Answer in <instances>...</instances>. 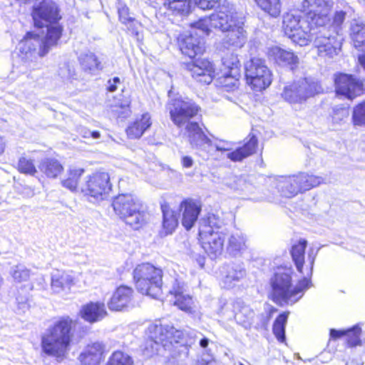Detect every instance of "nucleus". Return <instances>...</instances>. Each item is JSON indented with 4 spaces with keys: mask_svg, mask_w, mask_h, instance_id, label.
I'll list each match as a JSON object with an SVG mask.
<instances>
[{
    "mask_svg": "<svg viewBox=\"0 0 365 365\" xmlns=\"http://www.w3.org/2000/svg\"><path fill=\"white\" fill-rule=\"evenodd\" d=\"M284 31L288 38L301 46L314 39L320 56L333 58L338 54L335 38L330 34L326 24H286Z\"/></svg>",
    "mask_w": 365,
    "mask_h": 365,
    "instance_id": "nucleus-2",
    "label": "nucleus"
},
{
    "mask_svg": "<svg viewBox=\"0 0 365 365\" xmlns=\"http://www.w3.org/2000/svg\"><path fill=\"white\" fill-rule=\"evenodd\" d=\"M245 76L247 83L259 91L267 88L272 81L271 71L261 58H252L246 63Z\"/></svg>",
    "mask_w": 365,
    "mask_h": 365,
    "instance_id": "nucleus-12",
    "label": "nucleus"
},
{
    "mask_svg": "<svg viewBox=\"0 0 365 365\" xmlns=\"http://www.w3.org/2000/svg\"><path fill=\"white\" fill-rule=\"evenodd\" d=\"M112 206L115 214L134 229H138L145 222L143 205L131 194L118 195L113 199Z\"/></svg>",
    "mask_w": 365,
    "mask_h": 365,
    "instance_id": "nucleus-7",
    "label": "nucleus"
},
{
    "mask_svg": "<svg viewBox=\"0 0 365 365\" xmlns=\"http://www.w3.org/2000/svg\"><path fill=\"white\" fill-rule=\"evenodd\" d=\"M60 75L63 78L66 79H73L76 76L75 71H71L68 66H65L63 68H61Z\"/></svg>",
    "mask_w": 365,
    "mask_h": 365,
    "instance_id": "nucleus-58",
    "label": "nucleus"
},
{
    "mask_svg": "<svg viewBox=\"0 0 365 365\" xmlns=\"http://www.w3.org/2000/svg\"><path fill=\"white\" fill-rule=\"evenodd\" d=\"M268 56L277 64L290 66L292 68L299 63V58L293 52L282 49L278 46L270 48Z\"/></svg>",
    "mask_w": 365,
    "mask_h": 365,
    "instance_id": "nucleus-30",
    "label": "nucleus"
},
{
    "mask_svg": "<svg viewBox=\"0 0 365 365\" xmlns=\"http://www.w3.org/2000/svg\"><path fill=\"white\" fill-rule=\"evenodd\" d=\"M322 91L321 86L314 78H300L284 86L282 97L290 103H302Z\"/></svg>",
    "mask_w": 365,
    "mask_h": 365,
    "instance_id": "nucleus-9",
    "label": "nucleus"
},
{
    "mask_svg": "<svg viewBox=\"0 0 365 365\" xmlns=\"http://www.w3.org/2000/svg\"><path fill=\"white\" fill-rule=\"evenodd\" d=\"M74 284L73 276L67 272L56 269L51 274V287L56 293L70 289Z\"/></svg>",
    "mask_w": 365,
    "mask_h": 365,
    "instance_id": "nucleus-29",
    "label": "nucleus"
},
{
    "mask_svg": "<svg viewBox=\"0 0 365 365\" xmlns=\"http://www.w3.org/2000/svg\"><path fill=\"white\" fill-rule=\"evenodd\" d=\"M104 348V344L98 341L88 345L79 356L81 365H99L103 359Z\"/></svg>",
    "mask_w": 365,
    "mask_h": 365,
    "instance_id": "nucleus-27",
    "label": "nucleus"
},
{
    "mask_svg": "<svg viewBox=\"0 0 365 365\" xmlns=\"http://www.w3.org/2000/svg\"><path fill=\"white\" fill-rule=\"evenodd\" d=\"M304 192L317 187L324 182V178L321 176L310 175L307 173H299Z\"/></svg>",
    "mask_w": 365,
    "mask_h": 365,
    "instance_id": "nucleus-42",
    "label": "nucleus"
},
{
    "mask_svg": "<svg viewBox=\"0 0 365 365\" xmlns=\"http://www.w3.org/2000/svg\"><path fill=\"white\" fill-rule=\"evenodd\" d=\"M334 83L336 94L344 96L349 99L359 96L364 92L363 82L354 78L352 75L346 73L336 74Z\"/></svg>",
    "mask_w": 365,
    "mask_h": 365,
    "instance_id": "nucleus-15",
    "label": "nucleus"
},
{
    "mask_svg": "<svg viewBox=\"0 0 365 365\" xmlns=\"http://www.w3.org/2000/svg\"><path fill=\"white\" fill-rule=\"evenodd\" d=\"M333 0H304L302 9L289 11L284 16L282 23H324L329 21V13Z\"/></svg>",
    "mask_w": 365,
    "mask_h": 365,
    "instance_id": "nucleus-5",
    "label": "nucleus"
},
{
    "mask_svg": "<svg viewBox=\"0 0 365 365\" xmlns=\"http://www.w3.org/2000/svg\"><path fill=\"white\" fill-rule=\"evenodd\" d=\"M18 169L21 173L30 175H34L37 172L33 160L25 157H21L19 159Z\"/></svg>",
    "mask_w": 365,
    "mask_h": 365,
    "instance_id": "nucleus-48",
    "label": "nucleus"
},
{
    "mask_svg": "<svg viewBox=\"0 0 365 365\" xmlns=\"http://www.w3.org/2000/svg\"><path fill=\"white\" fill-rule=\"evenodd\" d=\"M222 63L233 74L237 72L240 61L236 55L231 54L230 56L222 57Z\"/></svg>",
    "mask_w": 365,
    "mask_h": 365,
    "instance_id": "nucleus-50",
    "label": "nucleus"
},
{
    "mask_svg": "<svg viewBox=\"0 0 365 365\" xmlns=\"http://www.w3.org/2000/svg\"><path fill=\"white\" fill-rule=\"evenodd\" d=\"M223 225V220L217 215L209 213L207 217L200 220L199 228L202 227H209L212 232H217L218 229Z\"/></svg>",
    "mask_w": 365,
    "mask_h": 365,
    "instance_id": "nucleus-43",
    "label": "nucleus"
},
{
    "mask_svg": "<svg viewBox=\"0 0 365 365\" xmlns=\"http://www.w3.org/2000/svg\"><path fill=\"white\" fill-rule=\"evenodd\" d=\"M111 187L109 174L106 172H96L87 177L81 190L89 201L95 202L106 199Z\"/></svg>",
    "mask_w": 365,
    "mask_h": 365,
    "instance_id": "nucleus-11",
    "label": "nucleus"
},
{
    "mask_svg": "<svg viewBox=\"0 0 365 365\" xmlns=\"http://www.w3.org/2000/svg\"><path fill=\"white\" fill-rule=\"evenodd\" d=\"M189 142L197 153L204 160H207V153L212 150L211 140L204 133L197 123L187 124L185 128Z\"/></svg>",
    "mask_w": 365,
    "mask_h": 365,
    "instance_id": "nucleus-16",
    "label": "nucleus"
},
{
    "mask_svg": "<svg viewBox=\"0 0 365 365\" xmlns=\"http://www.w3.org/2000/svg\"><path fill=\"white\" fill-rule=\"evenodd\" d=\"M137 289L143 294L153 299L162 295L163 271L150 263H142L135 267L133 272Z\"/></svg>",
    "mask_w": 365,
    "mask_h": 365,
    "instance_id": "nucleus-6",
    "label": "nucleus"
},
{
    "mask_svg": "<svg viewBox=\"0 0 365 365\" xmlns=\"http://www.w3.org/2000/svg\"><path fill=\"white\" fill-rule=\"evenodd\" d=\"M182 164L186 168H191L193 165V160L190 156H183L182 158Z\"/></svg>",
    "mask_w": 365,
    "mask_h": 365,
    "instance_id": "nucleus-61",
    "label": "nucleus"
},
{
    "mask_svg": "<svg viewBox=\"0 0 365 365\" xmlns=\"http://www.w3.org/2000/svg\"><path fill=\"white\" fill-rule=\"evenodd\" d=\"M81 316L86 322L94 323L102 320L106 315L107 311L103 302H90L82 307Z\"/></svg>",
    "mask_w": 365,
    "mask_h": 365,
    "instance_id": "nucleus-28",
    "label": "nucleus"
},
{
    "mask_svg": "<svg viewBox=\"0 0 365 365\" xmlns=\"http://www.w3.org/2000/svg\"><path fill=\"white\" fill-rule=\"evenodd\" d=\"M32 16L34 23L46 21L47 23H57L61 19L59 9L51 0H43L33 8Z\"/></svg>",
    "mask_w": 365,
    "mask_h": 365,
    "instance_id": "nucleus-19",
    "label": "nucleus"
},
{
    "mask_svg": "<svg viewBox=\"0 0 365 365\" xmlns=\"http://www.w3.org/2000/svg\"><path fill=\"white\" fill-rule=\"evenodd\" d=\"M120 83V79L118 77H114L108 81V91L114 92L117 90L118 84Z\"/></svg>",
    "mask_w": 365,
    "mask_h": 365,
    "instance_id": "nucleus-59",
    "label": "nucleus"
},
{
    "mask_svg": "<svg viewBox=\"0 0 365 365\" xmlns=\"http://www.w3.org/2000/svg\"><path fill=\"white\" fill-rule=\"evenodd\" d=\"M72 320L62 317L55 321L43 332L41 339L42 353L55 359L57 362L63 361L68 356L73 334Z\"/></svg>",
    "mask_w": 365,
    "mask_h": 365,
    "instance_id": "nucleus-3",
    "label": "nucleus"
},
{
    "mask_svg": "<svg viewBox=\"0 0 365 365\" xmlns=\"http://www.w3.org/2000/svg\"><path fill=\"white\" fill-rule=\"evenodd\" d=\"M179 210L182 213V225L187 230H190L195 224L200 212L201 205L192 199H185L181 202Z\"/></svg>",
    "mask_w": 365,
    "mask_h": 365,
    "instance_id": "nucleus-20",
    "label": "nucleus"
},
{
    "mask_svg": "<svg viewBox=\"0 0 365 365\" xmlns=\"http://www.w3.org/2000/svg\"><path fill=\"white\" fill-rule=\"evenodd\" d=\"M197 7L202 10L212 9L217 4L218 0H194Z\"/></svg>",
    "mask_w": 365,
    "mask_h": 365,
    "instance_id": "nucleus-55",
    "label": "nucleus"
},
{
    "mask_svg": "<svg viewBox=\"0 0 365 365\" xmlns=\"http://www.w3.org/2000/svg\"><path fill=\"white\" fill-rule=\"evenodd\" d=\"M169 334L168 336L167 346L173 343H180L182 345H187L189 341L185 339V334L182 331L176 329L173 326L169 325Z\"/></svg>",
    "mask_w": 365,
    "mask_h": 365,
    "instance_id": "nucleus-47",
    "label": "nucleus"
},
{
    "mask_svg": "<svg viewBox=\"0 0 365 365\" xmlns=\"http://www.w3.org/2000/svg\"><path fill=\"white\" fill-rule=\"evenodd\" d=\"M62 30L61 24H34V29L28 31L20 43L22 61L34 68L38 59L57 46Z\"/></svg>",
    "mask_w": 365,
    "mask_h": 365,
    "instance_id": "nucleus-1",
    "label": "nucleus"
},
{
    "mask_svg": "<svg viewBox=\"0 0 365 365\" xmlns=\"http://www.w3.org/2000/svg\"><path fill=\"white\" fill-rule=\"evenodd\" d=\"M202 247L211 258L220 255L224 250L226 234L221 231L212 232L209 227L199 228Z\"/></svg>",
    "mask_w": 365,
    "mask_h": 365,
    "instance_id": "nucleus-13",
    "label": "nucleus"
},
{
    "mask_svg": "<svg viewBox=\"0 0 365 365\" xmlns=\"http://www.w3.org/2000/svg\"><path fill=\"white\" fill-rule=\"evenodd\" d=\"M257 145V139L255 135H250V138L245 144L232 152L227 153V158L234 162L242 161L243 159L254 154Z\"/></svg>",
    "mask_w": 365,
    "mask_h": 365,
    "instance_id": "nucleus-31",
    "label": "nucleus"
},
{
    "mask_svg": "<svg viewBox=\"0 0 365 365\" xmlns=\"http://www.w3.org/2000/svg\"><path fill=\"white\" fill-rule=\"evenodd\" d=\"M79 61L81 68L85 71L94 73L102 69L101 63L98 61L97 56L91 52L81 54L79 57Z\"/></svg>",
    "mask_w": 365,
    "mask_h": 365,
    "instance_id": "nucleus-37",
    "label": "nucleus"
},
{
    "mask_svg": "<svg viewBox=\"0 0 365 365\" xmlns=\"http://www.w3.org/2000/svg\"><path fill=\"white\" fill-rule=\"evenodd\" d=\"M172 122L178 127H185L193 123L191 119L197 115L200 107L191 100L171 98L166 105Z\"/></svg>",
    "mask_w": 365,
    "mask_h": 365,
    "instance_id": "nucleus-10",
    "label": "nucleus"
},
{
    "mask_svg": "<svg viewBox=\"0 0 365 365\" xmlns=\"http://www.w3.org/2000/svg\"><path fill=\"white\" fill-rule=\"evenodd\" d=\"M345 334L346 330H336L334 329L330 330V337L334 339L345 336Z\"/></svg>",
    "mask_w": 365,
    "mask_h": 365,
    "instance_id": "nucleus-60",
    "label": "nucleus"
},
{
    "mask_svg": "<svg viewBox=\"0 0 365 365\" xmlns=\"http://www.w3.org/2000/svg\"><path fill=\"white\" fill-rule=\"evenodd\" d=\"M16 304H17V311L19 314L26 313L30 307V304L29 302V297L27 295L21 296L18 294L16 296Z\"/></svg>",
    "mask_w": 365,
    "mask_h": 365,
    "instance_id": "nucleus-52",
    "label": "nucleus"
},
{
    "mask_svg": "<svg viewBox=\"0 0 365 365\" xmlns=\"http://www.w3.org/2000/svg\"><path fill=\"white\" fill-rule=\"evenodd\" d=\"M289 312H283L275 319L273 324V333L280 342L285 341V327L287 322Z\"/></svg>",
    "mask_w": 365,
    "mask_h": 365,
    "instance_id": "nucleus-39",
    "label": "nucleus"
},
{
    "mask_svg": "<svg viewBox=\"0 0 365 365\" xmlns=\"http://www.w3.org/2000/svg\"><path fill=\"white\" fill-rule=\"evenodd\" d=\"M83 173L84 170L82 168L70 169L68 178L61 182L62 185L71 191H76L78 180Z\"/></svg>",
    "mask_w": 365,
    "mask_h": 365,
    "instance_id": "nucleus-40",
    "label": "nucleus"
},
{
    "mask_svg": "<svg viewBox=\"0 0 365 365\" xmlns=\"http://www.w3.org/2000/svg\"><path fill=\"white\" fill-rule=\"evenodd\" d=\"M219 29L225 34V43L242 47L245 42L246 35L242 26L238 24H220Z\"/></svg>",
    "mask_w": 365,
    "mask_h": 365,
    "instance_id": "nucleus-23",
    "label": "nucleus"
},
{
    "mask_svg": "<svg viewBox=\"0 0 365 365\" xmlns=\"http://www.w3.org/2000/svg\"><path fill=\"white\" fill-rule=\"evenodd\" d=\"M211 146L212 147V150L207 154V160L210 157L214 156L217 151H230L232 149L231 144L230 143L222 141L215 144L211 141Z\"/></svg>",
    "mask_w": 365,
    "mask_h": 365,
    "instance_id": "nucleus-53",
    "label": "nucleus"
},
{
    "mask_svg": "<svg viewBox=\"0 0 365 365\" xmlns=\"http://www.w3.org/2000/svg\"><path fill=\"white\" fill-rule=\"evenodd\" d=\"M185 67L196 81L205 84H210L212 81L215 70L208 60L197 59L186 63Z\"/></svg>",
    "mask_w": 365,
    "mask_h": 365,
    "instance_id": "nucleus-17",
    "label": "nucleus"
},
{
    "mask_svg": "<svg viewBox=\"0 0 365 365\" xmlns=\"http://www.w3.org/2000/svg\"><path fill=\"white\" fill-rule=\"evenodd\" d=\"M222 19L223 17L220 14H212L209 16H205L203 18L200 19V20L197 23H212Z\"/></svg>",
    "mask_w": 365,
    "mask_h": 365,
    "instance_id": "nucleus-57",
    "label": "nucleus"
},
{
    "mask_svg": "<svg viewBox=\"0 0 365 365\" xmlns=\"http://www.w3.org/2000/svg\"><path fill=\"white\" fill-rule=\"evenodd\" d=\"M163 4L170 9L182 14H187L190 8V0H162Z\"/></svg>",
    "mask_w": 365,
    "mask_h": 365,
    "instance_id": "nucleus-44",
    "label": "nucleus"
},
{
    "mask_svg": "<svg viewBox=\"0 0 365 365\" xmlns=\"http://www.w3.org/2000/svg\"><path fill=\"white\" fill-rule=\"evenodd\" d=\"M213 24H190L188 31L181 34L178 38V45L182 54L190 58L202 54L205 51L203 36H208L210 32L209 26Z\"/></svg>",
    "mask_w": 365,
    "mask_h": 365,
    "instance_id": "nucleus-8",
    "label": "nucleus"
},
{
    "mask_svg": "<svg viewBox=\"0 0 365 365\" xmlns=\"http://www.w3.org/2000/svg\"><path fill=\"white\" fill-rule=\"evenodd\" d=\"M277 189L282 195L286 197H292L299 192H303L304 189L299 173L282 178L277 183Z\"/></svg>",
    "mask_w": 365,
    "mask_h": 365,
    "instance_id": "nucleus-25",
    "label": "nucleus"
},
{
    "mask_svg": "<svg viewBox=\"0 0 365 365\" xmlns=\"http://www.w3.org/2000/svg\"><path fill=\"white\" fill-rule=\"evenodd\" d=\"M161 210L163 212V230L160 234L163 236L171 235L178 225L177 214L167 203L161 205Z\"/></svg>",
    "mask_w": 365,
    "mask_h": 365,
    "instance_id": "nucleus-32",
    "label": "nucleus"
},
{
    "mask_svg": "<svg viewBox=\"0 0 365 365\" xmlns=\"http://www.w3.org/2000/svg\"><path fill=\"white\" fill-rule=\"evenodd\" d=\"M307 242L305 240H300L297 244L292 246L291 255L297 269L309 279L312 274L313 265L314 263L316 253L314 249H311L308 253L307 259L304 261V252Z\"/></svg>",
    "mask_w": 365,
    "mask_h": 365,
    "instance_id": "nucleus-14",
    "label": "nucleus"
},
{
    "mask_svg": "<svg viewBox=\"0 0 365 365\" xmlns=\"http://www.w3.org/2000/svg\"><path fill=\"white\" fill-rule=\"evenodd\" d=\"M39 169L48 178H56L62 173L63 167L54 158H46L41 162Z\"/></svg>",
    "mask_w": 365,
    "mask_h": 365,
    "instance_id": "nucleus-36",
    "label": "nucleus"
},
{
    "mask_svg": "<svg viewBox=\"0 0 365 365\" xmlns=\"http://www.w3.org/2000/svg\"><path fill=\"white\" fill-rule=\"evenodd\" d=\"M229 185L235 190H242L245 185V181L242 177L235 176L232 178V182L229 183Z\"/></svg>",
    "mask_w": 365,
    "mask_h": 365,
    "instance_id": "nucleus-56",
    "label": "nucleus"
},
{
    "mask_svg": "<svg viewBox=\"0 0 365 365\" xmlns=\"http://www.w3.org/2000/svg\"><path fill=\"white\" fill-rule=\"evenodd\" d=\"M169 330V325L150 324L148 327L149 340L147 341V346H150L152 353L158 351L160 344L165 348L167 347Z\"/></svg>",
    "mask_w": 365,
    "mask_h": 365,
    "instance_id": "nucleus-21",
    "label": "nucleus"
},
{
    "mask_svg": "<svg viewBox=\"0 0 365 365\" xmlns=\"http://www.w3.org/2000/svg\"><path fill=\"white\" fill-rule=\"evenodd\" d=\"M233 310L236 322L245 328L250 327L254 317L253 310L241 301L233 304Z\"/></svg>",
    "mask_w": 365,
    "mask_h": 365,
    "instance_id": "nucleus-33",
    "label": "nucleus"
},
{
    "mask_svg": "<svg viewBox=\"0 0 365 365\" xmlns=\"http://www.w3.org/2000/svg\"><path fill=\"white\" fill-rule=\"evenodd\" d=\"M361 329L355 326L349 329L346 330L345 336L347 337V343L351 346H355L360 344Z\"/></svg>",
    "mask_w": 365,
    "mask_h": 365,
    "instance_id": "nucleus-49",
    "label": "nucleus"
},
{
    "mask_svg": "<svg viewBox=\"0 0 365 365\" xmlns=\"http://www.w3.org/2000/svg\"><path fill=\"white\" fill-rule=\"evenodd\" d=\"M168 292L171 296H174L173 304L180 309L190 314L194 312L192 299L188 294L185 293V286L183 282L173 279L171 281Z\"/></svg>",
    "mask_w": 365,
    "mask_h": 365,
    "instance_id": "nucleus-18",
    "label": "nucleus"
},
{
    "mask_svg": "<svg viewBox=\"0 0 365 365\" xmlns=\"http://www.w3.org/2000/svg\"><path fill=\"white\" fill-rule=\"evenodd\" d=\"M272 299L277 304H293L301 299L310 287V281L303 277L295 287L292 285V277L288 272H277L270 280Z\"/></svg>",
    "mask_w": 365,
    "mask_h": 365,
    "instance_id": "nucleus-4",
    "label": "nucleus"
},
{
    "mask_svg": "<svg viewBox=\"0 0 365 365\" xmlns=\"http://www.w3.org/2000/svg\"><path fill=\"white\" fill-rule=\"evenodd\" d=\"M226 238V252L229 255L240 257L247 250V240L243 233L240 232H232Z\"/></svg>",
    "mask_w": 365,
    "mask_h": 365,
    "instance_id": "nucleus-26",
    "label": "nucleus"
},
{
    "mask_svg": "<svg viewBox=\"0 0 365 365\" xmlns=\"http://www.w3.org/2000/svg\"><path fill=\"white\" fill-rule=\"evenodd\" d=\"M353 118L355 124L365 125V101L354 108Z\"/></svg>",
    "mask_w": 365,
    "mask_h": 365,
    "instance_id": "nucleus-51",
    "label": "nucleus"
},
{
    "mask_svg": "<svg viewBox=\"0 0 365 365\" xmlns=\"http://www.w3.org/2000/svg\"><path fill=\"white\" fill-rule=\"evenodd\" d=\"M120 97L121 98L115 102V104L111 106L112 112H113L118 118H125L131 113L130 108L131 101L129 97L123 96H120Z\"/></svg>",
    "mask_w": 365,
    "mask_h": 365,
    "instance_id": "nucleus-38",
    "label": "nucleus"
},
{
    "mask_svg": "<svg viewBox=\"0 0 365 365\" xmlns=\"http://www.w3.org/2000/svg\"><path fill=\"white\" fill-rule=\"evenodd\" d=\"M257 5L270 16H277L281 12L280 0H256Z\"/></svg>",
    "mask_w": 365,
    "mask_h": 365,
    "instance_id": "nucleus-41",
    "label": "nucleus"
},
{
    "mask_svg": "<svg viewBox=\"0 0 365 365\" xmlns=\"http://www.w3.org/2000/svg\"><path fill=\"white\" fill-rule=\"evenodd\" d=\"M135 24H130V27L128 28V32L130 33V34L135 36L138 39L139 37V32L137 29V28L135 26Z\"/></svg>",
    "mask_w": 365,
    "mask_h": 365,
    "instance_id": "nucleus-62",
    "label": "nucleus"
},
{
    "mask_svg": "<svg viewBox=\"0 0 365 365\" xmlns=\"http://www.w3.org/2000/svg\"><path fill=\"white\" fill-rule=\"evenodd\" d=\"M88 133L91 135V137H92L93 139H98L101 136V134L98 131L88 130Z\"/></svg>",
    "mask_w": 365,
    "mask_h": 365,
    "instance_id": "nucleus-64",
    "label": "nucleus"
},
{
    "mask_svg": "<svg viewBox=\"0 0 365 365\" xmlns=\"http://www.w3.org/2000/svg\"><path fill=\"white\" fill-rule=\"evenodd\" d=\"M119 20L121 23H128L133 21V17L129 14L128 8L122 6L118 8Z\"/></svg>",
    "mask_w": 365,
    "mask_h": 365,
    "instance_id": "nucleus-54",
    "label": "nucleus"
},
{
    "mask_svg": "<svg viewBox=\"0 0 365 365\" xmlns=\"http://www.w3.org/2000/svg\"><path fill=\"white\" fill-rule=\"evenodd\" d=\"M36 280L38 281V286L39 287V289L44 288L46 282L43 276L40 275L38 276L36 278Z\"/></svg>",
    "mask_w": 365,
    "mask_h": 365,
    "instance_id": "nucleus-63",
    "label": "nucleus"
},
{
    "mask_svg": "<svg viewBox=\"0 0 365 365\" xmlns=\"http://www.w3.org/2000/svg\"><path fill=\"white\" fill-rule=\"evenodd\" d=\"M106 365H134L131 357L122 351H115Z\"/></svg>",
    "mask_w": 365,
    "mask_h": 365,
    "instance_id": "nucleus-46",
    "label": "nucleus"
},
{
    "mask_svg": "<svg viewBox=\"0 0 365 365\" xmlns=\"http://www.w3.org/2000/svg\"><path fill=\"white\" fill-rule=\"evenodd\" d=\"M133 297V289L128 286H120L113 292L108 307L111 311H122L129 307Z\"/></svg>",
    "mask_w": 365,
    "mask_h": 365,
    "instance_id": "nucleus-22",
    "label": "nucleus"
},
{
    "mask_svg": "<svg viewBox=\"0 0 365 365\" xmlns=\"http://www.w3.org/2000/svg\"><path fill=\"white\" fill-rule=\"evenodd\" d=\"M10 274L15 282H22L29 279L31 271L23 264H17L11 267Z\"/></svg>",
    "mask_w": 365,
    "mask_h": 365,
    "instance_id": "nucleus-45",
    "label": "nucleus"
},
{
    "mask_svg": "<svg viewBox=\"0 0 365 365\" xmlns=\"http://www.w3.org/2000/svg\"><path fill=\"white\" fill-rule=\"evenodd\" d=\"M220 273L223 286L226 288L232 287L246 275V271L243 266L237 263L225 264L222 267Z\"/></svg>",
    "mask_w": 365,
    "mask_h": 365,
    "instance_id": "nucleus-24",
    "label": "nucleus"
},
{
    "mask_svg": "<svg viewBox=\"0 0 365 365\" xmlns=\"http://www.w3.org/2000/svg\"><path fill=\"white\" fill-rule=\"evenodd\" d=\"M151 124L150 114L148 113H144L139 119H136L127 128L126 133L129 138H139L150 127Z\"/></svg>",
    "mask_w": 365,
    "mask_h": 365,
    "instance_id": "nucleus-34",
    "label": "nucleus"
},
{
    "mask_svg": "<svg viewBox=\"0 0 365 365\" xmlns=\"http://www.w3.org/2000/svg\"><path fill=\"white\" fill-rule=\"evenodd\" d=\"M355 20L356 15L354 9L346 2H339L333 16V23L349 22Z\"/></svg>",
    "mask_w": 365,
    "mask_h": 365,
    "instance_id": "nucleus-35",
    "label": "nucleus"
}]
</instances>
